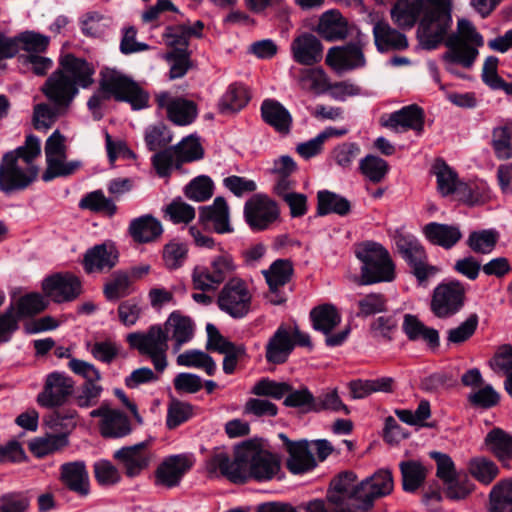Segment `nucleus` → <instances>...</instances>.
Wrapping results in <instances>:
<instances>
[{
	"mask_svg": "<svg viewBox=\"0 0 512 512\" xmlns=\"http://www.w3.org/2000/svg\"><path fill=\"white\" fill-rule=\"evenodd\" d=\"M394 480L390 470L379 469L373 475L360 482L357 492L361 503L354 506L353 512H369L378 498L385 497L393 491Z\"/></svg>",
	"mask_w": 512,
	"mask_h": 512,
	"instance_id": "obj_12",
	"label": "nucleus"
},
{
	"mask_svg": "<svg viewBox=\"0 0 512 512\" xmlns=\"http://www.w3.org/2000/svg\"><path fill=\"white\" fill-rule=\"evenodd\" d=\"M47 167L42 174V179L49 182L55 178L67 177L75 173L80 167L81 162L78 160H67L66 156H60L46 161Z\"/></svg>",
	"mask_w": 512,
	"mask_h": 512,
	"instance_id": "obj_57",
	"label": "nucleus"
},
{
	"mask_svg": "<svg viewBox=\"0 0 512 512\" xmlns=\"http://www.w3.org/2000/svg\"><path fill=\"white\" fill-rule=\"evenodd\" d=\"M68 444L66 433L46 434L30 441L29 448L37 457H44L58 451Z\"/></svg>",
	"mask_w": 512,
	"mask_h": 512,
	"instance_id": "obj_50",
	"label": "nucleus"
},
{
	"mask_svg": "<svg viewBox=\"0 0 512 512\" xmlns=\"http://www.w3.org/2000/svg\"><path fill=\"white\" fill-rule=\"evenodd\" d=\"M86 349L95 360L110 364L118 357L121 347L115 340L106 338L86 342Z\"/></svg>",
	"mask_w": 512,
	"mask_h": 512,
	"instance_id": "obj_55",
	"label": "nucleus"
},
{
	"mask_svg": "<svg viewBox=\"0 0 512 512\" xmlns=\"http://www.w3.org/2000/svg\"><path fill=\"white\" fill-rule=\"evenodd\" d=\"M188 247L185 243L172 240L163 247L162 259L169 270L180 268L187 259Z\"/></svg>",
	"mask_w": 512,
	"mask_h": 512,
	"instance_id": "obj_64",
	"label": "nucleus"
},
{
	"mask_svg": "<svg viewBox=\"0 0 512 512\" xmlns=\"http://www.w3.org/2000/svg\"><path fill=\"white\" fill-rule=\"evenodd\" d=\"M323 50L321 41L311 33L298 35L290 44L293 60L305 66L318 64L323 58Z\"/></svg>",
	"mask_w": 512,
	"mask_h": 512,
	"instance_id": "obj_25",
	"label": "nucleus"
},
{
	"mask_svg": "<svg viewBox=\"0 0 512 512\" xmlns=\"http://www.w3.org/2000/svg\"><path fill=\"white\" fill-rule=\"evenodd\" d=\"M15 37L18 52L23 50L25 54L44 53L50 43L48 36L34 31H24Z\"/></svg>",
	"mask_w": 512,
	"mask_h": 512,
	"instance_id": "obj_61",
	"label": "nucleus"
},
{
	"mask_svg": "<svg viewBox=\"0 0 512 512\" xmlns=\"http://www.w3.org/2000/svg\"><path fill=\"white\" fill-rule=\"evenodd\" d=\"M490 512H512V479L499 481L489 494Z\"/></svg>",
	"mask_w": 512,
	"mask_h": 512,
	"instance_id": "obj_49",
	"label": "nucleus"
},
{
	"mask_svg": "<svg viewBox=\"0 0 512 512\" xmlns=\"http://www.w3.org/2000/svg\"><path fill=\"white\" fill-rule=\"evenodd\" d=\"M492 198L491 189L486 181L477 180L460 185L458 199L467 205H482Z\"/></svg>",
	"mask_w": 512,
	"mask_h": 512,
	"instance_id": "obj_45",
	"label": "nucleus"
},
{
	"mask_svg": "<svg viewBox=\"0 0 512 512\" xmlns=\"http://www.w3.org/2000/svg\"><path fill=\"white\" fill-rule=\"evenodd\" d=\"M484 44L483 37L467 19H459L455 33L450 34L445 42L448 51L443 55L447 64L458 63L469 68L478 56L477 47Z\"/></svg>",
	"mask_w": 512,
	"mask_h": 512,
	"instance_id": "obj_5",
	"label": "nucleus"
},
{
	"mask_svg": "<svg viewBox=\"0 0 512 512\" xmlns=\"http://www.w3.org/2000/svg\"><path fill=\"white\" fill-rule=\"evenodd\" d=\"M428 8L420 19L417 38L422 48L432 50L446 42L452 25L451 0H426Z\"/></svg>",
	"mask_w": 512,
	"mask_h": 512,
	"instance_id": "obj_3",
	"label": "nucleus"
},
{
	"mask_svg": "<svg viewBox=\"0 0 512 512\" xmlns=\"http://www.w3.org/2000/svg\"><path fill=\"white\" fill-rule=\"evenodd\" d=\"M292 273V264L288 260H276L267 271H264L270 291L277 292L290 280Z\"/></svg>",
	"mask_w": 512,
	"mask_h": 512,
	"instance_id": "obj_56",
	"label": "nucleus"
},
{
	"mask_svg": "<svg viewBox=\"0 0 512 512\" xmlns=\"http://www.w3.org/2000/svg\"><path fill=\"white\" fill-rule=\"evenodd\" d=\"M355 254L362 263V284L370 285L394 280L395 264L388 250L381 244L372 241L363 242L356 247Z\"/></svg>",
	"mask_w": 512,
	"mask_h": 512,
	"instance_id": "obj_4",
	"label": "nucleus"
},
{
	"mask_svg": "<svg viewBox=\"0 0 512 512\" xmlns=\"http://www.w3.org/2000/svg\"><path fill=\"white\" fill-rule=\"evenodd\" d=\"M156 102L159 108L166 110L168 118L177 125H189L196 118L197 109L192 101L173 97L168 92H160L156 95Z\"/></svg>",
	"mask_w": 512,
	"mask_h": 512,
	"instance_id": "obj_24",
	"label": "nucleus"
},
{
	"mask_svg": "<svg viewBox=\"0 0 512 512\" xmlns=\"http://www.w3.org/2000/svg\"><path fill=\"white\" fill-rule=\"evenodd\" d=\"M61 480L71 491L80 496L89 494V475L84 462L75 461L61 466Z\"/></svg>",
	"mask_w": 512,
	"mask_h": 512,
	"instance_id": "obj_35",
	"label": "nucleus"
},
{
	"mask_svg": "<svg viewBox=\"0 0 512 512\" xmlns=\"http://www.w3.org/2000/svg\"><path fill=\"white\" fill-rule=\"evenodd\" d=\"M467 468L471 476L483 485L491 484L500 473L497 464L485 456L471 458Z\"/></svg>",
	"mask_w": 512,
	"mask_h": 512,
	"instance_id": "obj_47",
	"label": "nucleus"
},
{
	"mask_svg": "<svg viewBox=\"0 0 512 512\" xmlns=\"http://www.w3.org/2000/svg\"><path fill=\"white\" fill-rule=\"evenodd\" d=\"M373 37L375 46L381 53L405 50L408 47L407 37L384 21L374 24Z\"/></svg>",
	"mask_w": 512,
	"mask_h": 512,
	"instance_id": "obj_33",
	"label": "nucleus"
},
{
	"mask_svg": "<svg viewBox=\"0 0 512 512\" xmlns=\"http://www.w3.org/2000/svg\"><path fill=\"white\" fill-rule=\"evenodd\" d=\"M41 154L40 139L26 137L24 145L6 152L0 162V190L10 193L28 187L38 175L35 160Z\"/></svg>",
	"mask_w": 512,
	"mask_h": 512,
	"instance_id": "obj_2",
	"label": "nucleus"
},
{
	"mask_svg": "<svg viewBox=\"0 0 512 512\" xmlns=\"http://www.w3.org/2000/svg\"><path fill=\"white\" fill-rule=\"evenodd\" d=\"M293 350L290 328L286 325H280L265 346V358L268 363L283 364L288 360Z\"/></svg>",
	"mask_w": 512,
	"mask_h": 512,
	"instance_id": "obj_29",
	"label": "nucleus"
},
{
	"mask_svg": "<svg viewBox=\"0 0 512 512\" xmlns=\"http://www.w3.org/2000/svg\"><path fill=\"white\" fill-rule=\"evenodd\" d=\"M325 62L338 74L364 69L367 65L364 45L361 42H350L331 47L327 51Z\"/></svg>",
	"mask_w": 512,
	"mask_h": 512,
	"instance_id": "obj_13",
	"label": "nucleus"
},
{
	"mask_svg": "<svg viewBox=\"0 0 512 512\" xmlns=\"http://www.w3.org/2000/svg\"><path fill=\"white\" fill-rule=\"evenodd\" d=\"M381 124L387 128L398 131L399 129L415 130L421 133L424 126V115L421 108L416 105L405 106L381 118Z\"/></svg>",
	"mask_w": 512,
	"mask_h": 512,
	"instance_id": "obj_27",
	"label": "nucleus"
},
{
	"mask_svg": "<svg viewBox=\"0 0 512 512\" xmlns=\"http://www.w3.org/2000/svg\"><path fill=\"white\" fill-rule=\"evenodd\" d=\"M316 31L327 41L342 40L348 35L347 21L338 11H327L320 17Z\"/></svg>",
	"mask_w": 512,
	"mask_h": 512,
	"instance_id": "obj_38",
	"label": "nucleus"
},
{
	"mask_svg": "<svg viewBox=\"0 0 512 512\" xmlns=\"http://www.w3.org/2000/svg\"><path fill=\"white\" fill-rule=\"evenodd\" d=\"M104 391L100 382H84L73 395L75 405L82 409L96 406Z\"/></svg>",
	"mask_w": 512,
	"mask_h": 512,
	"instance_id": "obj_60",
	"label": "nucleus"
},
{
	"mask_svg": "<svg viewBox=\"0 0 512 512\" xmlns=\"http://www.w3.org/2000/svg\"><path fill=\"white\" fill-rule=\"evenodd\" d=\"M426 8V0H398L391 9V18L398 27L411 29Z\"/></svg>",
	"mask_w": 512,
	"mask_h": 512,
	"instance_id": "obj_32",
	"label": "nucleus"
},
{
	"mask_svg": "<svg viewBox=\"0 0 512 512\" xmlns=\"http://www.w3.org/2000/svg\"><path fill=\"white\" fill-rule=\"evenodd\" d=\"M250 100L247 88L238 83L231 84L221 97L218 108L222 114L236 113Z\"/></svg>",
	"mask_w": 512,
	"mask_h": 512,
	"instance_id": "obj_43",
	"label": "nucleus"
},
{
	"mask_svg": "<svg viewBox=\"0 0 512 512\" xmlns=\"http://www.w3.org/2000/svg\"><path fill=\"white\" fill-rule=\"evenodd\" d=\"M490 144L497 159L512 158V119H503L493 127Z\"/></svg>",
	"mask_w": 512,
	"mask_h": 512,
	"instance_id": "obj_41",
	"label": "nucleus"
},
{
	"mask_svg": "<svg viewBox=\"0 0 512 512\" xmlns=\"http://www.w3.org/2000/svg\"><path fill=\"white\" fill-rule=\"evenodd\" d=\"M499 240V232L496 229H484L473 231L467 239L468 247L475 253H491Z\"/></svg>",
	"mask_w": 512,
	"mask_h": 512,
	"instance_id": "obj_54",
	"label": "nucleus"
},
{
	"mask_svg": "<svg viewBox=\"0 0 512 512\" xmlns=\"http://www.w3.org/2000/svg\"><path fill=\"white\" fill-rule=\"evenodd\" d=\"M399 468L402 476V486L406 492L416 491L425 481L427 469L419 461H402Z\"/></svg>",
	"mask_w": 512,
	"mask_h": 512,
	"instance_id": "obj_48",
	"label": "nucleus"
},
{
	"mask_svg": "<svg viewBox=\"0 0 512 512\" xmlns=\"http://www.w3.org/2000/svg\"><path fill=\"white\" fill-rule=\"evenodd\" d=\"M362 175L372 183H380L389 171L388 163L375 155H367L359 162Z\"/></svg>",
	"mask_w": 512,
	"mask_h": 512,
	"instance_id": "obj_58",
	"label": "nucleus"
},
{
	"mask_svg": "<svg viewBox=\"0 0 512 512\" xmlns=\"http://www.w3.org/2000/svg\"><path fill=\"white\" fill-rule=\"evenodd\" d=\"M310 318L313 328L327 335L326 344L330 347L340 346L350 333V329L346 328L336 334L329 335L341 322V314L333 304L325 303L313 308L310 312Z\"/></svg>",
	"mask_w": 512,
	"mask_h": 512,
	"instance_id": "obj_14",
	"label": "nucleus"
},
{
	"mask_svg": "<svg viewBox=\"0 0 512 512\" xmlns=\"http://www.w3.org/2000/svg\"><path fill=\"white\" fill-rule=\"evenodd\" d=\"M79 206L83 209L103 213L108 216H113L117 211V207L112 199L107 198L101 190L87 194L81 199Z\"/></svg>",
	"mask_w": 512,
	"mask_h": 512,
	"instance_id": "obj_63",
	"label": "nucleus"
},
{
	"mask_svg": "<svg viewBox=\"0 0 512 512\" xmlns=\"http://www.w3.org/2000/svg\"><path fill=\"white\" fill-rule=\"evenodd\" d=\"M58 69L79 89H87L94 83L95 68L83 58L66 54L60 58Z\"/></svg>",
	"mask_w": 512,
	"mask_h": 512,
	"instance_id": "obj_26",
	"label": "nucleus"
},
{
	"mask_svg": "<svg viewBox=\"0 0 512 512\" xmlns=\"http://www.w3.org/2000/svg\"><path fill=\"white\" fill-rule=\"evenodd\" d=\"M80 420L81 418L77 410L63 409L50 414L46 418L45 423L50 429L54 431L62 430L61 432L67 435L80 424Z\"/></svg>",
	"mask_w": 512,
	"mask_h": 512,
	"instance_id": "obj_59",
	"label": "nucleus"
},
{
	"mask_svg": "<svg viewBox=\"0 0 512 512\" xmlns=\"http://www.w3.org/2000/svg\"><path fill=\"white\" fill-rule=\"evenodd\" d=\"M432 169L436 176L438 192L442 196L455 194L458 197L463 182L459 181L457 173L441 159L435 161Z\"/></svg>",
	"mask_w": 512,
	"mask_h": 512,
	"instance_id": "obj_42",
	"label": "nucleus"
},
{
	"mask_svg": "<svg viewBox=\"0 0 512 512\" xmlns=\"http://www.w3.org/2000/svg\"><path fill=\"white\" fill-rule=\"evenodd\" d=\"M206 468L209 473H219L233 482H244L249 477L268 481L280 472V462L260 442L249 440L235 447L233 459L225 449L216 448L207 459Z\"/></svg>",
	"mask_w": 512,
	"mask_h": 512,
	"instance_id": "obj_1",
	"label": "nucleus"
},
{
	"mask_svg": "<svg viewBox=\"0 0 512 512\" xmlns=\"http://www.w3.org/2000/svg\"><path fill=\"white\" fill-rule=\"evenodd\" d=\"M484 446L504 467L512 460V435L500 428H493L484 439Z\"/></svg>",
	"mask_w": 512,
	"mask_h": 512,
	"instance_id": "obj_37",
	"label": "nucleus"
},
{
	"mask_svg": "<svg viewBox=\"0 0 512 512\" xmlns=\"http://www.w3.org/2000/svg\"><path fill=\"white\" fill-rule=\"evenodd\" d=\"M360 483L353 472L346 471L336 476L330 483L327 499L340 506L346 512H353L354 506L361 503L358 496Z\"/></svg>",
	"mask_w": 512,
	"mask_h": 512,
	"instance_id": "obj_16",
	"label": "nucleus"
},
{
	"mask_svg": "<svg viewBox=\"0 0 512 512\" xmlns=\"http://www.w3.org/2000/svg\"><path fill=\"white\" fill-rule=\"evenodd\" d=\"M465 295V287L460 281L442 282L433 290L430 309L437 318H450L464 306Z\"/></svg>",
	"mask_w": 512,
	"mask_h": 512,
	"instance_id": "obj_11",
	"label": "nucleus"
},
{
	"mask_svg": "<svg viewBox=\"0 0 512 512\" xmlns=\"http://www.w3.org/2000/svg\"><path fill=\"white\" fill-rule=\"evenodd\" d=\"M74 381L63 372H52L47 375L44 388L37 396L39 405L46 408L61 406L72 395Z\"/></svg>",
	"mask_w": 512,
	"mask_h": 512,
	"instance_id": "obj_18",
	"label": "nucleus"
},
{
	"mask_svg": "<svg viewBox=\"0 0 512 512\" xmlns=\"http://www.w3.org/2000/svg\"><path fill=\"white\" fill-rule=\"evenodd\" d=\"M128 230L130 236L137 243L152 242L163 233L161 222L152 215H143L133 219Z\"/></svg>",
	"mask_w": 512,
	"mask_h": 512,
	"instance_id": "obj_40",
	"label": "nucleus"
},
{
	"mask_svg": "<svg viewBox=\"0 0 512 512\" xmlns=\"http://www.w3.org/2000/svg\"><path fill=\"white\" fill-rule=\"evenodd\" d=\"M252 303V292L248 284L241 278H232L224 284L217 298L221 311L233 318L245 317Z\"/></svg>",
	"mask_w": 512,
	"mask_h": 512,
	"instance_id": "obj_10",
	"label": "nucleus"
},
{
	"mask_svg": "<svg viewBox=\"0 0 512 512\" xmlns=\"http://www.w3.org/2000/svg\"><path fill=\"white\" fill-rule=\"evenodd\" d=\"M91 418H100L99 430L103 437L121 438L131 432L127 416L111 407L109 401H103L98 408L89 412Z\"/></svg>",
	"mask_w": 512,
	"mask_h": 512,
	"instance_id": "obj_17",
	"label": "nucleus"
},
{
	"mask_svg": "<svg viewBox=\"0 0 512 512\" xmlns=\"http://www.w3.org/2000/svg\"><path fill=\"white\" fill-rule=\"evenodd\" d=\"M261 115L265 123L280 134H288L292 126L290 112L277 100L265 99L261 104Z\"/></svg>",
	"mask_w": 512,
	"mask_h": 512,
	"instance_id": "obj_34",
	"label": "nucleus"
},
{
	"mask_svg": "<svg viewBox=\"0 0 512 512\" xmlns=\"http://www.w3.org/2000/svg\"><path fill=\"white\" fill-rule=\"evenodd\" d=\"M317 198V211L319 215L336 213L343 216L350 211L349 201L338 194L329 191H319Z\"/></svg>",
	"mask_w": 512,
	"mask_h": 512,
	"instance_id": "obj_53",
	"label": "nucleus"
},
{
	"mask_svg": "<svg viewBox=\"0 0 512 512\" xmlns=\"http://www.w3.org/2000/svg\"><path fill=\"white\" fill-rule=\"evenodd\" d=\"M46 296L56 303L68 302L81 294V282L70 273H58L47 277L42 284Z\"/></svg>",
	"mask_w": 512,
	"mask_h": 512,
	"instance_id": "obj_20",
	"label": "nucleus"
},
{
	"mask_svg": "<svg viewBox=\"0 0 512 512\" xmlns=\"http://www.w3.org/2000/svg\"><path fill=\"white\" fill-rule=\"evenodd\" d=\"M192 466L193 461L187 455L168 456L155 470V484L166 488L176 487Z\"/></svg>",
	"mask_w": 512,
	"mask_h": 512,
	"instance_id": "obj_21",
	"label": "nucleus"
},
{
	"mask_svg": "<svg viewBox=\"0 0 512 512\" xmlns=\"http://www.w3.org/2000/svg\"><path fill=\"white\" fill-rule=\"evenodd\" d=\"M100 88L107 97L128 102L134 110L148 105V94L130 77L116 69L105 68L101 71Z\"/></svg>",
	"mask_w": 512,
	"mask_h": 512,
	"instance_id": "obj_7",
	"label": "nucleus"
},
{
	"mask_svg": "<svg viewBox=\"0 0 512 512\" xmlns=\"http://www.w3.org/2000/svg\"><path fill=\"white\" fill-rule=\"evenodd\" d=\"M162 326L167 334L171 335L174 352H178L184 344L189 343L194 337V322L180 311L170 313Z\"/></svg>",
	"mask_w": 512,
	"mask_h": 512,
	"instance_id": "obj_28",
	"label": "nucleus"
},
{
	"mask_svg": "<svg viewBox=\"0 0 512 512\" xmlns=\"http://www.w3.org/2000/svg\"><path fill=\"white\" fill-rule=\"evenodd\" d=\"M423 232L429 242L445 249L452 248L462 238V233L458 226L436 222L425 225Z\"/></svg>",
	"mask_w": 512,
	"mask_h": 512,
	"instance_id": "obj_39",
	"label": "nucleus"
},
{
	"mask_svg": "<svg viewBox=\"0 0 512 512\" xmlns=\"http://www.w3.org/2000/svg\"><path fill=\"white\" fill-rule=\"evenodd\" d=\"M68 110L59 108L58 105L40 103L33 109V124L35 129L46 131L50 129L57 119L66 114Z\"/></svg>",
	"mask_w": 512,
	"mask_h": 512,
	"instance_id": "obj_51",
	"label": "nucleus"
},
{
	"mask_svg": "<svg viewBox=\"0 0 512 512\" xmlns=\"http://www.w3.org/2000/svg\"><path fill=\"white\" fill-rule=\"evenodd\" d=\"M113 457L123 467L128 477H135L149 466L152 453L148 448V442L144 441L116 450Z\"/></svg>",
	"mask_w": 512,
	"mask_h": 512,
	"instance_id": "obj_22",
	"label": "nucleus"
},
{
	"mask_svg": "<svg viewBox=\"0 0 512 512\" xmlns=\"http://www.w3.org/2000/svg\"><path fill=\"white\" fill-rule=\"evenodd\" d=\"M229 216V206L223 197H216L211 205L200 207L199 210V220L202 223H211L219 234L233 231Z\"/></svg>",
	"mask_w": 512,
	"mask_h": 512,
	"instance_id": "obj_31",
	"label": "nucleus"
},
{
	"mask_svg": "<svg viewBox=\"0 0 512 512\" xmlns=\"http://www.w3.org/2000/svg\"><path fill=\"white\" fill-rule=\"evenodd\" d=\"M329 77L322 68L304 69L300 72L301 88L315 94H323L329 89Z\"/></svg>",
	"mask_w": 512,
	"mask_h": 512,
	"instance_id": "obj_52",
	"label": "nucleus"
},
{
	"mask_svg": "<svg viewBox=\"0 0 512 512\" xmlns=\"http://www.w3.org/2000/svg\"><path fill=\"white\" fill-rule=\"evenodd\" d=\"M394 242L398 253L405 260L420 285L439 272L436 266L428 263L427 253L414 235L397 232Z\"/></svg>",
	"mask_w": 512,
	"mask_h": 512,
	"instance_id": "obj_9",
	"label": "nucleus"
},
{
	"mask_svg": "<svg viewBox=\"0 0 512 512\" xmlns=\"http://www.w3.org/2000/svg\"><path fill=\"white\" fill-rule=\"evenodd\" d=\"M244 217L252 230L261 231L277 220L279 209L267 195L255 194L244 205Z\"/></svg>",
	"mask_w": 512,
	"mask_h": 512,
	"instance_id": "obj_15",
	"label": "nucleus"
},
{
	"mask_svg": "<svg viewBox=\"0 0 512 512\" xmlns=\"http://www.w3.org/2000/svg\"><path fill=\"white\" fill-rule=\"evenodd\" d=\"M214 193V183L209 176L200 175L192 179L184 188L185 196L195 202H204Z\"/></svg>",
	"mask_w": 512,
	"mask_h": 512,
	"instance_id": "obj_62",
	"label": "nucleus"
},
{
	"mask_svg": "<svg viewBox=\"0 0 512 512\" xmlns=\"http://www.w3.org/2000/svg\"><path fill=\"white\" fill-rule=\"evenodd\" d=\"M279 438L289 454L286 466L291 473L304 474L316 467L317 462L307 440L293 442L283 433L279 434Z\"/></svg>",
	"mask_w": 512,
	"mask_h": 512,
	"instance_id": "obj_23",
	"label": "nucleus"
},
{
	"mask_svg": "<svg viewBox=\"0 0 512 512\" xmlns=\"http://www.w3.org/2000/svg\"><path fill=\"white\" fill-rule=\"evenodd\" d=\"M81 32L89 37H102L113 24L112 17L97 11L83 14L79 20Z\"/></svg>",
	"mask_w": 512,
	"mask_h": 512,
	"instance_id": "obj_44",
	"label": "nucleus"
},
{
	"mask_svg": "<svg viewBox=\"0 0 512 512\" xmlns=\"http://www.w3.org/2000/svg\"><path fill=\"white\" fill-rule=\"evenodd\" d=\"M178 366L192 367L205 371L209 376H213L217 370V364L213 358L206 352L198 349L186 350L176 358Z\"/></svg>",
	"mask_w": 512,
	"mask_h": 512,
	"instance_id": "obj_46",
	"label": "nucleus"
},
{
	"mask_svg": "<svg viewBox=\"0 0 512 512\" xmlns=\"http://www.w3.org/2000/svg\"><path fill=\"white\" fill-rule=\"evenodd\" d=\"M118 261V252L112 244H100L89 249L84 256L83 265L87 273L112 269Z\"/></svg>",
	"mask_w": 512,
	"mask_h": 512,
	"instance_id": "obj_30",
	"label": "nucleus"
},
{
	"mask_svg": "<svg viewBox=\"0 0 512 512\" xmlns=\"http://www.w3.org/2000/svg\"><path fill=\"white\" fill-rule=\"evenodd\" d=\"M402 329L411 341H423L430 348L436 349L440 345L439 332L426 326L419 318L412 314H405Z\"/></svg>",
	"mask_w": 512,
	"mask_h": 512,
	"instance_id": "obj_36",
	"label": "nucleus"
},
{
	"mask_svg": "<svg viewBox=\"0 0 512 512\" xmlns=\"http://www.w3.org/2000/svg\"><path fill=\"white\" fill-rule=\"evenodd\" d=\"M237 268L233 255L218 244V253L211 257L209 267L199 265L193 269V287L200 291L214 290Z\"/></svg>",
	"mask_w": 512,
	"mask_h": 512,
	"instance_id": "obj_8",
	"label": "nucleus"
},
{
	"mask_svg": "<svg viewBox=\"0 0 512 512\" xmlns=\"http://www.w3.org/2000/svg\"><path fill=\"white\" fill-rule=\"evenodd\" d=\"M126 341L130 348L149 357L157 372L166 369L169 335L161 324L151 325L146 331L129 333Z\"/></svg>",
	"mask_w": 512,
	"mask_h": 512,
	"instance_id": "obj_6",
	"label": "nucleus"
},
{
	"mask_svg": "<svg viewBox=\"0 0 512 512\" xmlns=\"http://www.w3.org/2000/svg\"><path fill=\"white\" fill-rule=\"evenodd\" d=\"M41 92L54 105L69 110L79 93L74 82L66 77L58 68L50 74L41 87Z\"/></svg>",
	"mask_w": 512,
	"mask_h": 512,
	"instance_id": "obj_19",
	"label": "nucleus"
}]
</instances>
